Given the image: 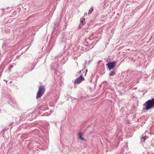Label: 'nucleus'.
Here are the masks:
<instances>
[{
  "label": "nucleus",
  "instance_id": "nucleus-4",
  "mask_svg": "<svg viewBox=\"0 0 154 154\" xmlns=\"http://www.w3.org/2000/svg\"><path fill=\"white\" fill-rule=\"evenodd\" d=\"M84 80V78L82 76V75H80L79 78L76 79L74 81V84H78Z\"/></svg>",
  "mask_w": 154,
  "mask_h": 154
},
{
  "label": "nucleus",
  "instance_id": "nucleus-1",
  "mask_svg": "<svg viewBox=\"0 0 154 154\" xmlns=\"http://www.w3.org/2000/svg\"><path fill=\"white\" fill-rule=\"evenodd\" d=\"M144 105L145 106V109L146 110L154 107V98L146 101Z\"/></svg>",
  "mask_w": 154,
  "mask_h": 154
},
{
  "label": "nucleus",
  "instance_id": "nucleus-8",
  "mask_svg": "<svg viewBox=\"0 0 154 154\" xmlns=\"http://www.w3.org/2000/svg\"><path fill=\"white\" fill-rule=\"evenodd\" d=\"M83 20H82V23L80 24H82V25H83Z\"/></svg>",
  "mask_w": 154,
  "mask_h": 154
},
{
  "label": "nucleus",
  "instance_id": "nucleus-5",
  "mask_svg": "<svg viewBox=\"0 0 154 154\" xmlns=\"http://www.w3.org/2000/svg\"><path fill=\"white\" fill-rule=\"evenodd\" d=\"M78 136L80 140H84V139L82 137V135L81 133L79 132L78 133Z\"/></svg>",
  "mask_w": 154,
  "mask_h": 154
},
{
  "label": "nucleus",
  "instance_id": "nucleus-10",
  "mask_svg": "<svg viewBox=\"0 0 154 154\" xmlns=\"http://www.w3.org/2000/svg\"><path fill=\"white\" fill-rule=\"evenodd\" d=\"M83 20H85V19H84Z\"/></svg>",
  "mask_w": 154,
  "mask_h": 154
},
{
  "label": "nucleus",
  "instance_id": "nucleus-3",
  "mask_svg": "<svg viewBox=\"0 0 154 154\" xmlns=\"http://www.w3.org/2000/svg\"><path fill=\"white\" fill-rule=\"evenodd\" d=\"M116 63L115 62L108 63L106 64V65L108 66V69L110 70L113 69L115 66Z\"/></svg>",
  "mask_w": 154,
  "mask_h": 154
},
{
  "label": "nucleus",
  "instance_id": "nucleus-9",
  "mask_svg": "<svg viewBox=\"0 0 154 154\" xmlns=\"http://www.w3.org/2000/svg\"><path fill=\"white\" fill-rule=\"evenodd\" d=\"M143 139H144V141H143V142H144V141L145 140H146V139H144V137H143Z\"/></svg>",
  "mask_w": 154,
  "mask_h": 154
},
{
  "label": "nucleus",
  "instance_id": "nucleus-2",
  "mask_svg": "<svg viewBox=\"0 0 154 154\" xmlns=\"http://www.w3.org/2000/svg\"><path fill=\"white\" fill-rule=\"evenodd\" d=\"M45 92V88L43 86L39 87V90L37 92L36 97L37 99L41 97Z\"/></svg>",
  "mask_w": 154,
  "mask_h": 154
},
{
  "label": "nucleus",
  "instance_id": "nucleus-7",
  "mask_svg": "<svg viewBox=\"0 0 154 154\" xmlns=\"http://www.w3.org/2000/svg\"><path fill=\"white\" fill-rule=\"evenodd\" d=\"M115 74V73L113 72H111L109 74L110 76H112Z\"/></svg>",
  "mask_w": 154,
  "mask_h": 154
},
{
  "label": "nucleus",
  "instance_id": "nucleus-6",
  "mask_svg": "<svg viewBox=\"0 0 154 154\" xmlns=\"http://www.w3.org/2000/svg\"><path fill=\"white\" fill-rule=\"evenodd\" d=\"M93 10V7H92V8H91L90 9V10L89 11V12H88V14H91V12Z\"/></svg>",
  "mask_w": 154,
  "mask_h": 154
}]
</instances>
